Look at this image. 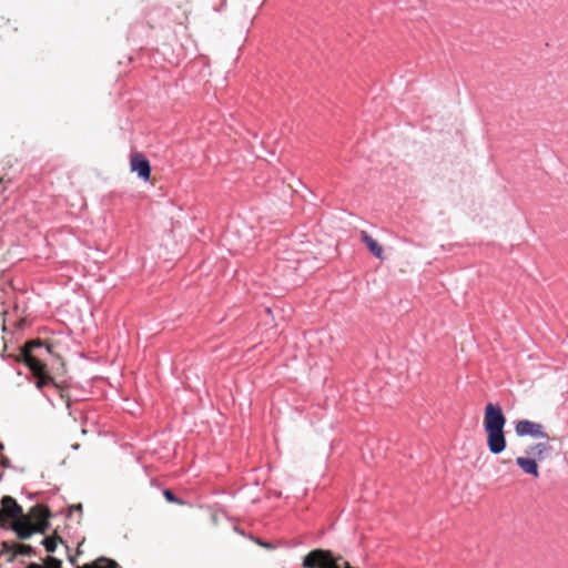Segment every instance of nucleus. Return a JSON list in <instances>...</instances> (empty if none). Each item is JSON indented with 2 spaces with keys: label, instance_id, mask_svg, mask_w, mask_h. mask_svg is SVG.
Masks as SVG:
<instances>
[{
  "label": "nucleus",
  "instance_id": "obj_5",
  "mask_svg": "<svg viewBox=\"0 0 568 568\" xmlns=\"http://www.w3.org/2000/svg\"><path fill=\"white\" fill-rule=\"evenodd\" d=\"M515 432L519 437L548 438V434L541 424L528 419L517 420L515 423Z\"/></svg>",
  "mask_w": 568,
  "mask_h": 568
},
{
  "label": "nucleus",
  "instance_id": "obj_2",
  "mask_svg": "<svg viewBox=\"0 0 568 568\" xmlns=\"http://www.w3.org/2000/svg\"><path fill=\"white\" fill-rule=\"evenodd\" d=\"M50 516L51 514L47 506L36 505L30 509L29 514L23 515L21 520L12 523L11 529L19 539H29L36 532L44 534L48 530Z\"/></svg>",
  "mask_w": 568,
  "mask_h": 568
},
{
  "label": "nucleus",
  "instance_id": "obj_12",
  "mask_svg": "<svg viewBox=\"0 0 568 568\" xmlns=\"http://www.w3.org/2000/svg\"><path fill=\"white\" fill-rule=\"evenodd\" d=\"M550 445L547 443V442H540V443H537L530 447L527 448L526 453L528 455H531L534 456L532 458H535L536 460L539 459H544L547 454L549 453L550 450Z\"/></svg>",
  "mask_w": 568,
  "mask_h": 568
},
{
  "label": "nucleus",
  "instance_id": "obj_11",
  "mask_svg": "<svg viewBox=\"0 0 568 568\" xmlns=\"http://www.w3.org/2000/svg\"><path fill=\"white\" fill-rule=\"evenodd\" d=\"M361 240L366 244L369 252L376 256L377 258H383V247L382 245L373 239L366 231H361Z\"/></svg>",
  "mask_w": 568,
  "mask_h": 568
},
{
  "label": "nucleus",
  "instance_id": "obj_3",
  "mask_svg": "<svg viewBox=\"0 0 568 568\" xmlns=\"http://www.w3.org/2000/svg\"><path fill=\"white\" fill-rule=\"evenodd\" d=\"M38 347H45L47 352L49 354H52V345L50 343L43 342L41 339H33L27 342L22 346L21 353L17 358L18 361L23 362L29 367L34 377L48 373L47 365L42 361L32 355L33 349Z\"/></svg>",
  "mask_w": 568,
  "mask_h": 568
},
{
  "label": "nucleus",
  "instance_id": "obj_20",
  "mask_svg": "<svg viewBox=\"0 0 568 568\" xmlns=\"http://www.w3.org/2000/svg\"><path fill=\"white\" fill-rule=\"evenodd\" d=\"M1 465H2L3 467H9V466H10V462H9V459H8L7 457L2 456V457H1Z\"/></svg>",
  "mask_w": 568,
  "mask_h": 568
},
{
  "label": "nucleus",
  "instance_id": "obj_15",
  "mask_svg": "<svg viewBox=\"0 0 568 568\" xmlns=\"http://www.w3.org/2000/svg\"><path fill=\"white\" fill-rule=\"evenodd\" d=\"M59 542H62V538L57 532H54L53 535H51L49 537H45L42 540V545H43L45 551L49 554H52L55 551Z\"/></svg>",
  "mask_w": 568,
  "mask_h": 568
},
{
  "label": "nucleus",
  "instance_id": "obj_7",
  "mask_svg": "<svg viewBox=\"0 0 568 568\" xmlns=\"http://www.w3.org/2000/svg\"><path fill=\"white\" fill-rule=\"evenodd\" d=\"M1 507L6 519H11L12 523H17L23 518V509L13 497L3 496Z\"/></svg>",
  "mask_w": 568,
  "mask_h": 568
},
{
  "label": "nucleus",
  "instance_id": "obj_16",
  "mask_svg": "<svg viewBox=\"0 0 568 568\" xmlns=\"http://www.w3.org/2000/svg\"><path fill=\"white\" fill-rule=\"evenodd\" d=\"M73 511H78L79 513V519H81L82 518V513H83L82 504H75V505L70 506L69 515L68 516L71 517Z\"/></svg>",
  "mask_w": 568,
  "mask_h": 568
},
{
  "label": "nucleus",
  "instance_id": "obj_8",
  "mask_svg": "<svg viewBox=\"0 0 568 568\" xmlns=\"http://www.w3.org/2000/svg\"><path fill=\"white\" fill-rule=\"evenodd\" d=\"M36 378H37L36 385L39 389H42L47 385H53L58 389L60 397L62 399L69 400V395H68L64 386H62L61 384H58L49 373H44L40 376H36Z\"/></svg>",
  "mask_w": 568,
  "mask_h": 568
},
{
  "label": "nucleus",
  "instance_id": "obj_1",
  "mask_svg": "<svg viewBox=\"0 0 568 568\" xmlns=\"http://www.w3.org/2000/svg\"><path fill=\"white\" fill-rule=\"evenodd\" d=\"M484 429L487 436V447L494 455L501 454L507 446L504 427L506 417L498 404L488 403L484 412Z\"/></svg>",
  "mask_w": 568,
  "mask_h": 568
},
{
  "label": "nucleus",
  "instance_id": "obj_18",
  "mask_svg": "<svg viewBox=\"0 0 568 568\" xmlns=\"http://www.w3.org/2000/svg\"><path fill=\"white\" fill-rule=\"evenodd\" d=\"M8 554V558H7V561L8 562H13L14 559L17 558V554H16V550L14 549H11V551L7 552Z\"/></svg>",
  "mask_w": 568,
  "mask_h": 568
},
{
  "label": "nucleus",
  "instance_id": "obj_14",
  "mask_svg": "<svg viewBox=\"0 0 568 568\" xmlns=\"http://www.w3.org/2000/svg\"><path fill=\"white\" fill-rule=\"evenodd\" d=\"M27 568H62V560L53 556H48L43 560V564L31 562L27 566Z\"/></svg>",
  "mask_w": 568,
  "mask_h": 568
},
{
  "label": "nucleus",
  "instance_id": "obj_19",
  "mask_svg": "<svg viewBox=\"0 0 568 568\" xmlns=\"http://www.w3.org/2000/svg\"><path fill=\"white\" fill-rule=\"evenodd\" d=\"M6 523H7V519H6L4 515H3L2 509H0V526L1 527H6Z\"/></svg>",
  "mask_w": 568,
  "mask_h": 568
},
{
  "label": "nucleus",
  "instance_id": "obj_22",
  "mask_svg": "<svg viewBox=\"0 0 568 568\" xmlns=\"http://www.w3.org/2000/svg\"><path fill=\"white\" fill-rule=\"evenodd\" d=\"M2 181H3V179H2V178H0V183H2Z\"/></svg>",
  "mask_w": 568,
  "mask_h": 568
},
{
  "label": "nucleus",
  "instance_id": "obj_13",
  "mask_svg": "<svg viewBox=\"0 0 568 568\" xmlns=\"http://www.w3.org/2000/svg\"><path fill=\"white\" fill-rule=\"evenodd\" d=\"M77 568H121L120 565L110 558L100 557L90 564L78 566Z\"/></svg>",
  "mask_w": 568,
  "mask_h": 568
},
{
  "label": "nucleus",
  "instance_id": "obj_9",
  "mask_svg": "<svg viewBox=\"0 0 568 568\" xmlns=\"http://www.w3.org/2000/svg\"><path fill=\"white\" fill-rule=\"evenodd\" d=\"M516 464L525 474L535 478L539 477V467L535 458L520 456L516 458Z\"/></svg>",
  "mask_w": 568,
  "mask_h": 568
},
{
  "label": "nucleus",
  "instance_id": "obj_6",
  "mask_svg": "<svg viewBox=\"0 0 568 568\" xmlns=\"http://www.w3.org/2000/svg\"><path fill=\"white\" fill-rule=\"evenodd\" d=\"M130 169L132 172H136L143 181H149L151 178L150 162L142 153L134 152L131 154Z\"/></svg>",
  "mask_w": 568,
  "mask_h": 568
},
{
  "label": "nucleus",
  "instance_id": "obj_10",
  "mask_svg": "<svg viewBox=\"0 0 568 568\" xmlns=\"http://www.w3.org/2000/svg\"><path fill=\"white\" fill-rule=\"evenodd\" d=\"M11 549H14L17 555L32 556L36 554L33 547L27 544H10L9 541L1 542L0 554L9 552Z\"/></svg>",
  "mask_w": 568,
  "mask_h": 568
},
{
  "label": "nucleus",
  "instance_id": "obj_17",
  "mask_svg": "<svg viewBox=\"0 0 568 568\" xmlns=\"http://www.w3.org/2000/svg\"><path fill=\"white\" fill-rule=\"evenodd\" d=\"M164 497H165L169 501H172V503H173V501H176V498H175L174 494H173L171 490H169V489L164 490Z\"/></svg>",
  "mask_w": 568,
  "mask_h": 568
},
{
  "label": "nucleus",
  "instance_id": "obj_4",
  "mask_svg": "<svg viewBox=\"0 0 568 568\" xmlns=\"http://www.w3.org/2000/svg\"><path fill=\"white\" fill-rule=\"evenodd\" d=\"M341 556L335 557L331 550L314 549L303 558L304 568H344Z\"/></svg>",
  "mask_w": 568,
  "mask_h": 568
},
{
  "label": "nucleus",
  "instance_id": "obj_21",
  "mask_svg": "<svg viewBox=\"0 0 568 568\" xmlns=\"http://www.w3.org/2000/svg\"><path fill=\"white\" fill-rule=\"evenodd\" d=\"M23 325H24V320H20V321H18V322L16 323V327H17V328H22V327H23Z\"/></svg>",
  "mask_w": 568,
  "mask_h": 568
}]
</instances>
